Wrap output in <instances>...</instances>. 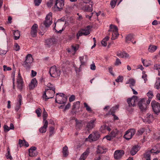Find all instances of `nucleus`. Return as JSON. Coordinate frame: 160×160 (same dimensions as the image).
I'll return each instance as SVG.
<instances>
[{
  "mask_svg": "<svg viewBox=\"0 0 160 160\" xmlns=\"http://www.w3.org/2000/svg\"><path fill=\"white\" fill-rule=\"evenodd\" d=\"M52 23V13L51 12H49L46 16L45 20L41 25L40 27L42 28L43 26H42V24H43L45 27L48 28L50 26Z\"/></svg>",
  "mask_w": 160,
  "mask_h": 160,
  "instance_id": "nucleus-1",
  "label": "nucleus"
},
{
  "mask_svg": "<svg viewBox=\"0 0 160 160\" xmlns=\"http://www.w3.org/2000/svg\"><path fill=\"white\" fill-rule=\"evenodd\" d=\"M33 61V58L31 54H28L26 57L23 66L27 70H29L31 67V64Z\"/></svg>",
  "mask_w": 160,
  "mask_h": 160,
  "instance_id": "nucleus-2",
  "label": "nucleus"
},
{
  "mask_svg": "<svg viewBox=\"0 0 160 160\" xmlns=\"http://www.w3.org/2000/svg\"><path fill=\"white\" fill-rule=\"evenodd\" d=\"M92 28L90 26H88L84 29H82L79 30L76 35L77 38L78 39L82 35L87 36L90 33L89 30Z\"/></svg>",
  "mask_w": 160,
  "mask_h": 160,
  "instance_id": "nucleus-3",
  "label": "nucleus"
},
{
  "mask_svg": "<svg viewBox=\"0 0 160 160\" xmlns=\"http://www.w3.org/2000/svg\"><path fill=\"white\" fill-rule=\"evenodd\" d=\"M64 6V0H56L52 9L54 11H61Z\"/></svg>",
  "mask_w": 160,
  "mask_h": 160,
  "instance_id": "nucleus-4",
  "label": "nucleus"
},
{
  "mask_svg": "<svg viewBox=\"0 0 160 160\" xmlns=\"http://www.w3.org/2000/svg\"><path fill=\"white\" fill-rule=\"evenodd\" d=\"M49 72L51 76L55 78L59 76L61 74L60 70L56 66L51 67Z\"/></svg>",
  "mask_w": 160,
  "mask_h": 160,
  "instance_id": "nucleus-5",
  "label": "nucleus"
},
{
  "mask_svg": "<svg viewBox=\"0 0 160 160\" xmlns=\"http://www.w3.org/2000/svg\"><path fill=\"white\" fill-rule=\"evenodd\" d=\"M136 133L134 128H130L127 131L124 135V138L127 140L131 139Z\"/></svg>",
  "mask_w": 160,
  "mask_h": 160,
  "instance_id": "nucleus-6",
  "label": "nucleus"
},
{
  "mask_svg": "<svg viewBox=\"0 0 160 160\" xmlns=\"http://www.w3.org/2000/svg\"><path fill=\"white\" fill-rule=\"evenodd\" d=\"M55 93V91L50 90L49 89H46L42 97L46 101L49 98H53Z\"/></svg>",
  "mask_w": 160,
  "mask_h": 160,
  "instance_id": "nucleus-7",
  "label": "nucleus"
},
{
  "mask_svg": "<svg viewBox=\"0 0 160 160\" xmlns=\"http://www.w3.org/2000/svg\"><path fill=\"white\" fill-rule=\"evenodd\" d=\"M151 105L153 111L158 114L160 112V104L155 101H152Z\"/></svg>",
  "mask_w": 160,
  "mask_h": 160,
  "instance_id": "nucleus-8",
  "label": "nucleus"
},
{
  "mask_svg": "<svg viewBox=\"0 0 160 160\" xmlns=\"http://www.w3.org/2000/svg\"><path fill=\"white\" fill-rule=\"evenodd\" d=\"M87 3L83 2L81 3L80 5V8L85 12H92V5L88 4Z\"/></svg>",
  "mask_w": 160,
  "mask_h": 160,
  "instance_id": "nucleus-9",
  "label": "nucleus"
},
{
  "mask_svg": "<svg viewBox=\"0 0 160 160\" xmlns=\"http://www.w3.org/2000/svg\"><path fill=\"white\" fill-rule=\"evenodd\" d=\"M146 99L143 98L140 100L138 102V105L141 110L144 111L146 110L147 105Z\"/></svg>",
  "mask_w": 160,
  "mask_h": 160,
  "instance_id": "nucleus-10",
  "label": "nucleus"
},
{
  "mask_svg": "<svg viewBox=\"0 0 160 160\" xmlns=\"http://www.w3.org/2000/svg\"><path fill=\"white\" fill-rule=\"evenodd\" d=\"M138 101V98L136 96H133L131 98L127 99V102L129 107H134L135 106Z\"/></svg>",
  "mask_w": 160,
  "mask_h": 160,
  "instance_id": "nucleus-11",
  "label": "nucleus"
},
{
  "mask_svg": "<svg viewBox=\"0 0 160 160\" xmlns=\"http://www.w3.org/2000/svg\"><path fill=\"white\" fill-rule=\"evenodd\" d=\"M124 152L122 150H116L114 154V158L117 160H120L123 156Z\"/></svg>",
  "mask_w": 160,
  "mask_h": 160,
  "instance_id": "nucleus-12",
  "label": "nucleus"
},
{
  "mask_svg": "<svg viewBox=\"0 0 160 160\" xmlns=\"http://www.w3.org/2000/svg\"><path fill=\"white\" fill-rule=\"evenodd\" d=\"M38 26L37 24L34 23L31 28L30 34L32 37H35L37 36Z\"/></svg>",
  "mask_w": 160,
  "mask_h": 160,
  "instance_id": "nucleus-13",
  "label": "nucleus"
},
{
  "mask_svg": "<svg viewBox=\"0 0 160 160\" xmlns=\"http://www.w3.org/2000/svg\"><path fill=\"white\" fill-rule=\"evenodd\" d=\"M37 148L35 147H32L29 149L28 151L29 155L31 157H33L36 156L38 154V153L36 151Z\"/></svg>",
  "mask_w": 160,
  "mask_h": 160,
  "instance_id": "nucleus-14",
  "label": "nucleus"
},
{
  "mask_svg": "<svg viewBox=\"0 0 160 160\" xmlns=\"http://www.w3.org/2000/svg\"><path fill=\"white\" fill-rule=\"evenodd\" d=\"M100 137V135L98 132H94L90 134L88 138L91 140H97Z\"/></svg>",
  "mask_w": 160,
  "mask_h": 160,
  "instance_id": "nucleus-15",
  "label": "nucleus"
},
{
  "mask_svg": "<svg viewBox=\"0 0 160 160\" xmlns=\"http://www.w3.org/2000/svg\"><path fill=\"white\" fill-rule=\"evenodd\" d=\"M18 102L16 103V106L15 108V110L18 111L21 108V102L22 100V97L21 95L19 94L18 96Z\"/></svg>",
  "mask_w": 160,
  "mask_h": 160,
  "instance_id": "nucleus-16",
  "label": "nucleus"
},
{
  "mask_svg": "<svg viewBox=\"0 0 160 160\" xmlns=\"http://www.w3.org/2000/svg\"><path fill=\"white\" fill-rule=\"evenodd\" d=\"M96 121V119H92L87 123L86 127L88 128V130H91L94 127V122Z\"/></svg>",
  "mask_w": 160,
  "mask_h": 160,
  "instance_id": "nucleus-17",
  "label": "nucleus"
},
{
  "mask_svg": "<svg viewBox=\"0 0 160 160\" xmlns=\"http://www.w3.org/2000/svg\"><path fill=\"white\" fill-rule=\"evenodd\" d=\"M117 131L116 130L115 131H112L110 134V135H107L103 138L102 139L106 138L107 140H111L112 137H115L117 134Z\"/></svg>",
  "mask_w": 160,
  "mask_h": 160,
  "instance_id": "nucleus-18",
  "label": "nucleus"
},
{
  "mask_svg": "<svg viewBox=\"0 0 160 160\" xmlns=\"http://www.w3.org/2000/svg\"><path fill=\"white\" fill-rule=\"evenodd\" d=\"M43 126L41 127L39 129V131L41 133H44L47 131V128L48 126V121H46L45 122H43Z\"/></svg>",
  "mask_w": 160,
  "mask_h": 160,
  "instance_id": "nucleus-19",
  "label": "nucleus"
},
{
  "mask_svg": "<svg viewBox=\"0 0 160 160\" xmlns=\"http://www.w3.org/2000/svg\"><path fill=\"white\" fill-rule=\"evenodd\" d=\"M76 128L77 129H79L82 127L83 125H85L86 123V122L82 121L81 120H78L77 119L75 120Z\"/></svg>",
  "mask_w": 160,
  "mask_h": 160,
  "instance_id": "nucleus-20",
  "label": "nucleus"
},
{
  "mask_svg": "<svg viewBox=\"0 0 160 160\" xmlns=\"http://www.w3.org/2000/svg\"><path fill=\"white\" fill-rule=\"evenodd\" d=\"M107 151V149L104 147L98 146L96 152L98 153H105Z\"/></svg>",
  "mask_w": 160,
  "mask_h": 160,
  "instance_id": "nucleus-21",
  "label": "nucleus"
},
{
  "mask_svg": "<svg viewBox=\"0 0 160 160\" xmlns=\"http://www.w3.org/2000/svg\"><path fill=\"white\" fill-rule=\"evenodd\" d=\"M140 149L138 145L133 146L130 152V154L132 155H135Z\"/></svg>",
  "mask_w": 160,
  "mask_h": 160,
  "instance_id": "nucleus-22",
  "label": "nucleus"
},
{
  "mask_svg": "<svg viewBox=\"0 0 160 160\" xmlns=\"http://www.w3.org/2000/svg\"><path fill=\"white\" fill-rule=\"evenodd\" d=\"M89 149L87 148L80 156V160H85L89 153Z\"/></svg>",
  "mask_w": 160,
  "mask_h": 160,
  "instance_id": "nucleus-23",
  "label": "nucleus"
},
{
  "mask_svg": "<svg viewBox=\"0 0 160 160\" xmlns=\"http://www.w3.org/2000/svg\"><path fill=\"white\" fill-rule=\"evenodd\" d=\"M117 55L120 58H128L129 57V55L125 52H118Z\"/></svg>",
  "mask_w": 160,
  "mask_h": 160,
  "instance_id": "nucleus-24",
  "label": "nucleus"
},
{
  "mask_svg": "<svg viewBox=\"0 0 160 160\" xmlns=\"http://www.w3.org/2000/svg\"><path fill=\"white\" fill-rule=\"evenodd\" d=\"M149 151L151 153L157 154L160 152V146L158 144Z\"/></svg>",
  "mask_w": 160,
  "mask_h": 160,
  "instance_id": "nucleus-25",
  "label": "nucleus"
},
{
  "mask_svg": "<svg viewBox=\"0 0 160 160\" xmlns=\"http://www.w3.org/2000/svg\"><path fill=\"white\" fill-rule=\"evenodd\" d=\"M17 88L19 89L20 91H22L24 86L22 79L17 80Z\"/></svg>",
  "mask_w": 160,
  "mask_h": 160,
  "instance_id": "nucleus-26",
  "label": "nucleus"
},
{
  "mask_svg": "<svg viewBox=\"0 0 160 160\" xmlns=\"http://www.w3.org/2000/svg\"><path fill=\"white\" fill-rule=\"evenodd\" d=\"M153 118L152 115L148 113L147 114L144 122H147L148 123H149L153 120Z\"/></svg>",
  "mask_w": 160,
  "mask_h": 160,
  "instance_id": "nucleus-27",
  "label": "nucleus"
},
{
  "mask_svg": "<svg viewBox=\"0 0 160 160\" xmlns=\"http://www.w3.org/2000/svg\"><path fill=\"white\" fill-rule=\"evenodd\" d=\"M62 153L63 154V157H67L69 155V151L67 146H65L62 148Z\"/></svg>",
  "mask_w": 160,
  "mask_h": 160,
  "instance_id": "nucleus-28",
  "label": "nucleus"
},
{
  "mask_svg": "<svg viewBox=\"0 0 160 160\" xmlns=\"http://www.w3.org/2000/svg\"><path fill=\"white\" fill-rule=\"evenodd\" d=\"M37 81L36 78L33 79L29 85V88L30 89H33L37 86Z\"/></svg>",
  "mask_w": 160,
  "mask_h": 160,
  "instance_id": "nucleus-29",
  "label": "nucleus"
},
{
  "mask_svg": "<svg viewBox=\"0 0 160 160\" xmlns=\"http://www.w3.org/2000/svg\"><path fill=\"white\" fill-rule=\"evenodd\" d=\"M64 94L63 93L61 94L60 95H59L58 96H57L56 100H55V102H56L60 104H65L66 103V102H64L63 101H61L60 100H57V99H58L59 98H64L66 100H67V98L64 97Z\"/></svg>",
  "mask_w": 160,
  "mask_h": 160,
  "instance_id": "nucleus-30",
  "label": "nucleus"
},
{
  "mask_svg": "<svg viewBox=\"0 0 160 160\" xmlns=\"http://www.w3.org/2000/svg\"><path fill=\"white\" fill-rule=\"evenodd\" d=\"M147 95L148 97V99L146 98L147 101V104H149L151 101L152 98L153 96L152 92L151 91L148 92L147 93Z\"/></svg>",
  "mask_w": 160,
  "mask_h": 160,
  "instance_id": "nucleus-31",
  "label": "nucleus"
},
{
  "mask_svg": "<svg viewBox=\"0 0 160 160\" xmlns=\"http://www.w3.org/2000/svg\"><path fill=\"white\" fill-rule=\"evenodd\" d=\"M118 105H116L112 108L109 112L107 114V115H113L114 114L115 111L118 108Z\"/></svg>",
  "mask_w": 160,
  "mask_h": 160,
  "instance_id": "nucleus-32",
  "label": "nucleus"
},
{
  "mask_svg": "<svg viewBox=\"0 0 160 160\" xmlns=\"http://www.w3.org/2000/svg\"><path fill=\"white\" fill-rule=\"evenodd\" d=\"M56 42V41L55 39L53 38L48 39L46 40V44L49 46H50L52 44L55 43Z\"/></svg>",
  "mask_w": 160,
  "mask_h": 160,
  "instance_id": "nucleus-33",
  "label": "nucleus"
},
{
  "mask_svg": "<svg viewBox=\"0 0 160 160\" xmlns=\"http://www.w3.org/2000/svg\"><path fill=\"white\" fill-rule=\"evenodd\" d=\"M157 47L156 46L150 45L148 48V51L149 52H154L157 49Z\"/></svg>",
  "mask_w": 160,
  "mask_h": 160,
  "instance_id": "nucleus-34",
  "label": "nucleus"
},
{
  "mask_svg": "<svg viewBox=\"0 0 160 160\" xmlns=\"http://www.w3.org/2000/svg\"><path fill=\"white\" fill-rule=\"evenodd\" d=\"M108 31L112 32H118V28L116 26L111 24L110 26V29Z\"/></svg>",
  "mask_w": 160,
  "mask_h": 160,
  "instance_id": "nucleus-35",
  "label": "nucleus"
},
{
  "mask_svg": "<svg viewBox=\"0 0 160 160\" xmlns=\"http://www.w3.org/2000/svg\"><path fill=\"white\" fill-rule=\"evenodd\" d=\"M109 39V38L108 36H106L101 42L102 45L104 47H106L107 45V41H108Z\"/></svg>",
  "mask_w": 160,
  "mask_h": 160,
  "instance_id": "nucleus-36",
  "label": "nucleus"
},
{
  "mask_svg": "<svg viewBox=\"0 0 160 160\" xmlns=\"http://www.w3.org/2000/svg\"><path fill=\"white\" fill-rule=\"evenodd\" d=\"M13 34L15 39L18 40L19 38L20 32L18 30L13 31Z\"/></svg>",
  "mask_w": 160,
  "mask_h": 160,
  "instance_id": "nucleus-37",
  "label": "nucleus"
},
{
  "mask_svg": "<svg viewBox=\"0 0 160 160\" xmlns=\"http://www.w3.org/2000/svg\"><path fill=\"white\" fill-rule=\"evenodd\" d=\"M151 152L150 151H148L144 154V157L146 160H151Z\"/></svg>",
  "mask_w": 160,
  "mask_h": 160,
  "instance_id": "nucleus-38",
  "label": "nucleus"
},
{
  "mask_svg": "<svg viewBox=\"0 0 160 160\" xmlns=\"http://www.w3.org/2000/svg\"><path fill=\"white\" fill-rule=\"evenodd\" d=\"M154 87L157 89H160V78H157Z\"/></svg>",
  "mask_w": 160,
  "mask_h": 160,
  "instance_id": "nucleus-39",
  "label": "nucleus"
},
{
  "mask_svg": "<svg viewBox=\"0 0 160 160\" xmlns=\"http://www.w3.org/2000/svg\"><path fill=\"white\" fill-rule=\"evenodd\" d=\"M133 38V36L132 35L130 34L128 35L126 38V41L127 42H128L129 41H131L133 43L135 44L136 42V41L133 42L132 40Z\"/></svg>",
  "mask_w": 160,
  "mask_h": 160,
  "instance_id": "nucleus-40",
  "label": "nucleus"
},
{
  "mask_svg": "<svg viewBox=\"0 0 160 160\" xmlns=\"http://www.w3.org/2000/svg\"><path fill=\"white\" fill-rule=\"evenodd\" d=\"M135 81L132 79H130L126 83V84H129L130 87L132 88V86L135 84Z\"/></svg>",
  "mask_w": 160,
  "mask_h": 160,
  "instance_id": "nucleus-41",
  "label": "nucleus"
},
{
  "mask_svg": "<svg viewBox=\"0 0 160 160\" xmlns=\"http://www.w3.org/2000/svg\"><path fill=\"white\" fill-rule=\"evenodd\" d=\"M79 46L78 45L76 44L75 45H72V46L71 50L74 51V52L72 53V54L74 55L76 51L78 49Z\"/></svg>",
  "mask_w": 160,
  "mask_h": 160,
  "instance_id": "nucleus-42",
  "label": "nucleus"
},
{
  "mask_svg": "<svg viewBox=\"0 0 160 160\" xmlns=\"http://www.w3.org/2000/svg\"><path fill=\"white\" fill-rule=\"evenodd\" d=\"M48 113L47 112L45 111V110L44 109V110L42 113V118L43 120V122H45L46 121H48L46 120L47 116H48Z\"/></svg>",
  "mask_w": 160,
  "mask_h": 160,
  "instance_id": "nucleus-43",
  "label": "nucleus"
},
{
  "mask_svg": "<svg viewBox=\"0 0 160 160\" xmlns=\"http://www.w3.org/2000/svg\"><path fill=\"white\" fill-rule=\"evenodd\" d=\"M119 35L118 32H115L112 33L111 39L114 40L117 38Z\"/></svg>",
  "mask_w": 160,
  "mask_h": 160,
  "instance_id": "nucleus-44",
  "label": "nucleus"
},
{
  "mask_svg": "<svg viewBox=\"0 0 160 160\" xmlns=\"http://www.w3.org/2000/svg\"><path fill=\"white\" fill-rule=\"evenodd\" d=\"M84 107L86 108V110L88 112H92L91 108L88 105L86 102L83 103Z\"/></svg>",
  "mask_w": 160,
  "mask_h": 160,
  "instance_id": "nucleus-45",
  "label": "nucleus"
},
{
  "mask_svg": "<svg viewBox=\"0 0 160 160\" xmlns=\"http://www.w3.org/2000/svg\"><path fill=\"white\" fill-rule=\"evenodd\" d=\"M47 87L49 88L48 89H49V90L55 91V88L54 86L51 83H49L47 84Z\"/></svg>",
  "mask_w": 160,
  "mask_h": 160,
  "instance_id": "nucleus-46",
  "label": "nucleus"
},
{
  "mask_svg": "<svg viewBox=\"0 0 160 160\" xmlns=\"http://www.w3.org/2000/svg\"><path fill=\"white\" fill-rule=\"evenodd\" d=\"M144 131L145 129L144 128H141L138 130L136 134L139 136L141 135L144 132Z\"/></svg>",
  "mask_w": 160,
  "mask_h": 160,
  "instance_id": "nucleus-47",
  "label": "nucleus"
},
{
  "mask_svg": "<svg viewBox=\"0 0 160 160\" xmlns=\"http://www.w3.org/2000/svg\"><path fill=\"white\" fill-rule=\"evenodd\" d=\"M142 78L144 79V82L146 83V81H147V75L145 74V72L144 71H142Z\"/></svg>",
  "mask_w": 160,
  "mask_h": 160,
  "instance_id": "nucleus-48",
  "label": "nucleus"
},
{
  "mask_svg": "<svg viewBox=\"0 0 160 160\" xmlns=\"http://www.w3.org/2000/svg\"><path fill=\"white\" fill-rule=\"evenodd\" d=\"M123 80V77L122 76H119L116 79V81L117 82H122Z\"/></svg>",
  "mask_w": 160,
  "mask_h": 160,
  "instance_id": "nucleus-49",
  "label": "nucleus"
},
{
  "mask_svg": "<svg viewBox=\"0 0 160 160\" xmlns=\"http://www.w3.org/2000/svg\"><path fill=\"white\" fill-rule=\"evenodd\" d=\"M142 62L143 65L145 67H148L150 65V64L148 61H145L144 59H142Z\"/></svg>",
  "mask_w": 160,
  "mask_h": 160,
  "instance_id": "nucleus-50",
  "label": "nucleus"
},
{
  "mask_svg": "<svg viewBox=\"0 0 160 160\" xmlns=\"http://www.w3.org/2000/svg\"><path fill=\"white\" fill-rule=\"evenodd\" d=\"M54 128L53 127H50L49 136H52L54 133Z\"/></svg>",
  "mask_w": 160,
  "mask_h": 160,
  "instance_id": "nucleus-51",
  "label": "nucleus"
},
{
  "mask_svg": "<svg viewBox=\"0 0 160 160\" xmlns=\"http://www.w3.org/2000/svg\"><path fill=\"white\" fill-rule=\"evenodd\" d=\"M53 0H50L47 3V5L48 7H51L53 4Z\"/></svg>",
  "mask_w": 160,
  "mask_h": 160,
  "instance_id": "nucleus-52",
  "label": "nucleus"
},
{
  "mask_svg": "<svg viewBox=\"0 0 160 160\" xmlns=\"http://www.w3.org/2000/svg\"><path fill=\"white\" fill-rule=\"evenodd\" d=\"M36 112L38 116L39 117L41 115V109L39 108H38L36 110Z\"/></svg>",
  "mask_w": 160,
  "mask_h": 160,
  "instance_id": "nucleus-53",
  "label": "nucleus"
},
{
  "mask_svg": "<svg viewBox=\"0 0 160 160\" xmlns=\"http://www.w3.org/2000/svg\"><path fill=\"white\" fill-rule=\"evenodd\" d=\"M117 0H114L113 1H112L110 2V5H111V7L113 8L116 5V3Z\"/></svg>",
  "mask_w": 160,
  "mask_h": 160,
  "instance_id": "nucleus-54",
  "label": "nucleus"
},
{
  "mask_svg": "<svg viewBox=\"0 0 160 160\" xmlns=\"http://www.w3.org/2000/svg\"><path fill=\"white\" fill-rule=\"evenodd\" d=\"M3 70L4 71H10L12 70V68L10 67H7L6 65H4L3 66Z\"/></svg>",
  "mask_w": 160,
  "mask_h": 160,
  "instance_id": "nucleus-55",
  "label": "nucleus"
},
{
  "mask_svg": "<svg viewBox=\"0 0 160 160\" xmlns=\"http://www.w3.org/2000/svg\"><path fill=\"white\" fill-rule=\"evenodd\" d=\"M153 68L154 69L159 70L160 69V65L157 64H154Z\"/></svg>",
  "mask_w": 160,
  "mask_h": 160,
  "instance_id": "nucleus-56",
  "label": "nucleus"
},
{
  "mask_svg": "<svg viewBox=\"0 0 160 160\" xmlns=\"http://www.w3.org/2000/svg\"><path fill=\"white\" fill-rule=\"evenodd\" d=\"M84 57L82 56L79 57V60L81 63V65H84L85 64V62L83 61Z\"/></svg>",
  "mask_w": 160,
  "mask_h": 160,
  "instance_id": "nucleus-57",
  "label": "nucleus"
},
{
  "mask_svg": "<svg viewBox=\"0 0 160 160\" xmlns=\"http://www.w3.org/2000/svg\"><path fill=\"white\" fill-rule=\"evenodd\" d=\"M14 46L15 50L16 51H18L20 49L19 46L17 43H15Z\"/></svg>",
  "mask_w": 160,
  "mask_h": 160,
  "instance_id": "nucleus-58",
  "label": "nucleus"
},
{
  "mask_svg": "<svg viewBox=\"0 0 160 160\" xmlns=\"http://www.w3.org/2000/svg\"><path fill=\"white\" fill-rule=\"evenodd\" d=\"M34 3L35 6H39L41 3L42 0H34Z\"/></svg>",
  "mask_w": 160,
  "mask_h": 160,
  "instance_id": "nucleus-59",
  "label": "nucleus"
},
{
  "mask_svg": "<svg viewBox=\"0 0 160 160\" xmlns=\"http://www.w3.org/2000/svg\"><path fill=\"white\" fill-rule=\"evenodd\" d=\"M4 131L5 132H8L10 130L9 127L7 125H4L3 127Z\"/></svg>",
  "mask_w": 160,
  "mask_h": 160,
  "instance_id": "nucleus-60",
  "label": "nucleus"
},
{
  "mask_svg": "<svg viewBox=\"0 0 160 160\" xmlns=\"http://www.w3.org/2000/svg\"><path fill=\"white\" fill-rule=\"evenodd\" d=\"M121 64V62L120 61V60L117 58L116 60V61L115 63V65L116 66H118V65H119Z\"/></svg>",
  "mask_w": 160,
  "mask_h": 160,
  "instance_id": "nucleus-61",
  "label": "nucleus"
},
{
  "mask_svg": "<svg viewBox=\"0 0 160 160\" xmlns=\"http://www.w3.org/2000/svg\"><path fill=\"white\" fill-rule=\"evenodd\" d=\"M75 99V96L74 95H71L69 98V100L70 102H72Z\"/></svg>",
  "mask_w": 160,
  "mask_h": 160,
  "instance_id": "nucleus-62",
  "label": "nucleus"
},
{
  "mask_svg": "<svg viewBox=\"0 0 160 160\" xmlns=\"http://www.w3.org/2000/svg\"><path fill=\"white\" fill-rule=\"evenodd\" d=\"M6 156L7 159H12V158L11 155L10 153H7L6 154Z\"/></svg>",
  "mask_w": 160,
  "mask_h": 160,
  "instance_id": "nucleus-63",
  "label": "nucleus"
},
{
  "mask_svg": "<svg viewBox=\"0 0 160 160\" xmlns=\"http://www.w3.org/2000/svg\"><path fill=\"white\" fill-rule=\"evenodd\" d=\"M25 141H19V144L20 147H22L24 146Z\"/></svg>",
  "mask_w": 160,
  "mask_h": 160,
  "instance_id": "nucleus-64",
  "label": "nucleus"
}]
</instances>
